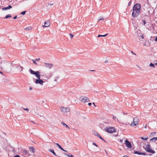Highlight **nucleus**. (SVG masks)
I'll use <instances>...</instances> for the list:
<instances>
[{"instance_id": "1", "label": "nucleus", "mask_w": 157, "mask_h": 157, "mask_svg": "<svg viewBox=\"0 0 157 157\" xmlns=\"http://www.w3.org/2000/svg\"><path fill=\"white\" fill-rule=\"evenodd\" d=\"M141 8V5L139 3H136L134 5L132 13V16L133 17H137L140 14Z\"/></svg>"}, {"instance_id": "2", "label": "nucleus", "mask_w": 157, "mask_h": 157, "mask_svg": "<svg viewBox=\"0 0 157 157\" xmlns=\"http://www.w3.org/2000/svg\"><path fill=\"white\" fill-rule=\"evenodd\" d=\"M144 144L145 146H144L143 147L146 151L151 153V154H154L155 153V151L152 149L149 142H147L146 143Z\"/></svg>"}, {"instance_id": "3", "label": "nucleus", "mask_w": 157, "mask_h": 157, "mask_svg": "<svg viewBox=\"0 0 157 157\" xmlns=\"http://www.w3.org/2000/svg\"><path fill=\"white\" fill-rule=\"evenodd\" d=\"M105 130L109 133H112L116 132V129L113 127L109 126L105 128Z\"/></svg>"}, {"instance_id": "4", "label": "nucleus", "mask_w": 157, "mask_h": 157, "mask_svg": "<svg viewBox=\"0 0 157 157\" xmlns=\"http://www.w3.org/2000/svg\"><path fill=\"white\" fill-rule=\"evenodd\" d=\"M138 119L137 117H134L133 119V122L130 125L132 126H135L138 124Z\"/></svg>"}, {"instance_id": "5", "label": "nucleus", "mask_w": 157, "mask_h": 157, "mask_svg": "<svg viewBox=\"0 0 157 157\" xmlns=\"http://www.w3.org/2000/svg\"><path fill=\"white\" fill-rule=\"evenodd\" d=\"M80 100H81V101L83 102H87L90 101L89 99L86 97L82 96L80 97Z\"/></svg>"}, {"instance_id": "6", "label": "nucleus", "mask_w": 157, "mask_h": 157, "mask_svg": "<svg viewBox=\"0 0 157 157\" xmlns=\"http://www.w3.org/2000/svg\"><path fill=\"white\" fill-rule=\"evenodd\" d=\"M125 144L126 146L128 148H131L132 146L131 143L127 140H126L125 141Z\"/></svg>"}, {"instance_id": "7", "label": "nucleus", "mask_w": 157, "mask_h": 157, "mask_svg": "<svg viewBox=\"0 0 157 157\" xmlns=\"http://www.w3.org/2000/svg\"><path fill=\"white\" fill-rule=\"evenodd\" d=\"M45 64V67L47 68H48L49 69H51L53 66V64L52 63H44Z\"/></svg>"}, {"instance_id": "8", "label": "nucleus", "mask_w": 157, "mask_h": 157, "mask_svg": "<svg viewBox=\"0 0 157 157\" xmlns=\"http://www.w3.org/2000/svg\"><path fill=\"white\" fill-rule=\"evenodd\" d=\"M35 83L36 84H39L41 85H42L44 83V81L41 79H36Z\"/></svg>"}, {"instance_id": "9", "label": "nucleus", "mask_w": 157, "mask_h": 157, "mask_svg": "<svg viewBox=\"0 0 157 157\" xmlns=\"http://www.w3.org/2000/svg\"><path fill=\"white\" fill-rule=\"evenodd\" d=\"M50 23L48 21H47L44 23V25L43 26V27H48L50 25Z\"/></svg>"}, {"instance_id": "10", "label": "nucleus", "mask_w": 157, "mask_h": 157, "mask_svg": "<svg viewBox=\"0 0 157 157\" xmlns=\"http://www.w3.org/2000/svg\"><path fill=\"white\" fill-rule=\"evenodd\" d=\"M29 71L30 73L32 75H35L37 73H38V72L37 71H34L32 69H31V68L29 70Z\"/></svg>"}, {"instance_id": "11", "label": "nucleus", "mask_w": 157, "mask_h": 157, "mask_svg": "<svg viewBox=\"0 0 157 157\" xmlns=\"http://www.w3.org/2000/svg\"><path fill=\"white\" fill-rule=\"evenodd\" d=\"M29 151L30 152L34 153L35 151V150L33 147H29Z\"/></svg>"}, {"instance_id": "12", "label": "nucleus", "mask_w": 157, "mask_h": 157, "mask_svg": "<svg viewBox=\"0 0 157 157\" xmlns=\"http://www.w3.org/2000/svg\"><path fill=\"white\" fill-rule=\"evenodd\" d=\"M12 8V6L10 5H9L8 6L6 7H4L2 8V10H7L8 9H10Z\"/></svg>"}, {"instance_id": "13", "label": "nucleus", "mask_w": 157, "mask_h": 157, "mask_svg": "<svg viewBox=\"0 0 157 157\" xmlns=\"http://www.w3.org/2000/svg\"><path fill=\"white\" fill-rule=\"evenodd\" d=\"M38 73H37L35 75V76L37 78V79H40V72L39 71H38Z\"/></svg>"}, {"instance_id": "14", "label": "nucleus", "mask_w": 157, "mask_h": 157, "mask_svg": "<svg viewBox=\"0 0 157 157\" xmlns=\"http://www.w3.org/2000/svg\"><path fill=\"white\" fill-rule=\"evenodd\" d=\"M55 144L57 145L58 147H59V148L62 150L65 151V152H67V151H66V150H64L61 147V146L58 143H56Z\"/></svg>"}, {"instance_id": "15", "label": "nucleus", "mask_w": 157, "mask_h": 157, "mask_svg": "<svg viewBox=\"0 0 157 157\" xmlns=\"http://www.w3.org/2000/svg\"><path fill=\"white\" fill-rule=\"evenodd\" d=\"M49 151L52 153L54 155L56 156H58L55 152L54 150L53 149H49Z\"/></svg>"}, {"instance_id": "16", "label": "nucleus", "mask_w": 157, "mask_h": 157, "mask_svg": "<svg viewBox=\"0 0 157 157\" xmlns=\"http://www.w3.org/2000/svg\"><path fill=\"white\" fill-rule=\"evenodd\" d=\"M157 140V137H153V138H151V139H150V141L151 142V141H153L154 142H155V141H156Z\"/></svg>"}, {"instance_id": "17", "label": "nucleus", "mask_w": 157, "mask_h": 157, "mask_svg": "<svg viewBox=\"0 0 157 157\" xmlns=\"http://www.w3.org/2000/svg\"><path fill=\"white\" fill-rule=\"evenodd\" d=\"M16 66V67L18 69H21L20 71H22V70L23 69V68L22 67L20 66V65H17Z\"/></svg>"}, {"instance_id": "18", "label": "nucleus", "mask_w": 157, "mask_h": 157, "mask_svg": "<svg viewBox=\"0 0 157 157\" xmlns=\"http://www.w3.org/2000/svg\"><path fill=\"white\" fill-rule=\"evenodd\" d=\"M134 154H137L139 155H141V152L139 151H134Z\"/></svg>"}, {"instance_id": "19", "label": "nucleus", "mask_w": 157, "mask_h": 157, "mask_svg": "<svg viewBox=\"0 0 157 157\" xmlns=\"http://www.w3.org/2000/svg\"><path fill=\"white\" fill-rule=\"evenodd\" d=\"M43 103H45V105H46V106L47 105V101L46 100H43L42 101V102L41 103V105H43V107L44 108H45V106H44V105H43Z\"/></svg>"}, {"instance_id": "20", "label": "nucleus", "mask_w": 157, "mask_h": 157, "mask_svg": "<svg viewBox=\"0 0 157 157\" xmlns=\"http://www.w3.org/2000/svg\"><path fill=\"white\" fill-rule=\"evenodd\" d=\"M29 152V151L26 149L24 150L23 151V153L25 155H28Z\"/></svg>"}, {"instance_id": "21", "label": "nucleus", "mask_w": 157, "mask_h": 157, "mask_svg": "<svg viewBox=\"0 0 157 157\" xmlns=\"http://www.w3.org/2000/svg\"><path fill=\"white\" fill-rule=\"evenodd\" d=\"M11 17V15L10 14H8V15H6L5 17H4L3 18V19H7L9 17Z\"/></svg>"}, {"instance_id": "22", "label": "nucleus", "mask_w": 157, "mask_h": 157, "mask_svg": "<svg viewBox=\"0 0 157 157\" xmlns=\"http://www.w3.org/2000/svg\"><path fill=\"white\" fill-rule=\"evenodd\" d=\"M108 35V33H106L105 35H98V37H105L107 35Z\"/></svg>"}, {"instance_id": "23", "label": "nucleus", "mask_w": 157, "mask_h": 157, "mask_svg": "<svg viewBox=\"0 0 157 157\" xmlns=\"http://www.w3.org/2000/svg\"><path fill=\"white\" fill-rule=\"evenodd\" d=\"M61 124L64 126L66 127L67 128H69V127L68 126V125H67V124H65L63 122H62L61 123Z\"/></svg>"}, {"instance_id": "24", "label": "nucleus", "mask_w": 157, "mask_h": 157, "mask_svg": "<svg viewBox=\"0 0 157 157\" xmlns=\"http://www.w3.org/2000/svg\"><path fill=\"white\" fill-rule=\"evenodd\" d=\"M156 132H152L150 133L149 137H151L153 136H154Z\"/></svg>"}, {"instance_id": "25", "label": "nucleus", "mask_w": 157, "mask_h": 157, "mask_svg": "<svg viewBox=\"0 0 157 157\" xmlns=\"http://www.w3.org/2000/svg\"><path fill=\"white\" fill-rule=\"evenodd\" d=\"M70 110V109L69 107L65 108V112H69Z\"/></svg>"}, {"instance_id": "26", "label": "nucleus", "mask_w": 157, "mask_h": 157, "mask_svg": "<svg viewBox=\"0 0 157 157\" xmlns=\"http://www.w3.org/2000/svg\"><path fill=\"white\" fill-rule=\"evenodd\" d=\"M148 137L147 136L145 137H141V139L143 140H147L148 139Z\"/></svg>"}, {"instance_id": "27", "label": "nucleus", "mask_w": 157, "mask_h": 157, "mask_svg": "<svg viewBox=\"0 0 157 157\" xmlns=\"http://www.w3.org/2000/svg\"><path fill=\"white\" fill-rule=\"evenodd\" d=\"M60 110L62 112H65V108L64 107H61L60 108Z\"/></svg>"}, {"instance_id": "28", "label": "nucleus", "mask_w": 157, "mask_h": 157, "mask_svg": "<svg viewBox=\"0 0 157 157\" xmlns=\"http://www.w3.org/2000/svg\"><path fill=\"white\" fill-rule=\"evenodd\" d=\"M32 29V28L31 27H26L25 28V29L26 30H30Z\"/></svg>"}, {"instance_id": "29", "label": "nucleus", "mask_w": 157, "mask_h": 157, "mask_svg": "<svg viewBox=\"0 0 157 157\" xmlns=\"http://www.w3.org/2000/svg\"><path fill=\"white\" fill-rule=\"evenodd\" d=\"M155 64H154L153 63H151L150 64L149 66H150L151 67H153L154 68L155 67Z\"/></svg>"}, {"instance_id": "30", "label": "nucleus", "mask_w": 157, "mask_h": 157, "mask_svg": "<svg viewBox=\"0 0 157 157\" xmlns=\"http://www.w3.org/2000/svg\"><path fill=\"white\" fill-rule=\"evenodd\" d=\"M32 61H33V63L35 65H36L37 66L38 65V64L37 63H36V61H35V59H32Z\"/></svg>"}, {"instance_id": "31", "label": "nucleus", "mask_w": 157, "mask_h": 157, "mask_svg": "<svg viewBox=\"0 0 157 157\" xmlns=\"http://www.w3.org/2000/svg\"><path fill=\"white\" fill-rule=\"evenodd\" d=\"M94 135H95V136H97V137H98L99 138H100L101 136H100V135L98 134V133L97 132H96V133L95 134H94Z\"/></svg>"}, {"instance_id": "32", "label": "nucleus", "mask_w": 157, "mask_h": 157, "mask_svg": "<svg viewBox=\"0 0 157 157\" xmlns=\"http://www.w3.org/2000/svg\"><path fill=\"white\" fill-rule=\"evenodd\" d=\"M26 12V11H23L21 13V14H22L23 15H24L25 14Z\"/></svg>"}, {"instance_id": "33", "label": "nucleus", "mask_w": 157, "mask_h": 157, "mask_svg": "<svg viewBox=\"0 0 157 157\" xmlns=\"http://www.w3.org/2000/svg\"><path fill=\"white\" fill-rule=\"evenodd\" d=\"M65 155H67L68 156V157H75L73 156V155H71V154H70V156H69V155H67L66 153H64Z\"/></svg>"}, {"instance_id": "34", "label": "nucleus", "mask_w": 157, "mask_h": 157, "mask_svg": "<svg viewBox=\"0 0 157 157\" xmlns=\"http://www.w3.org/2000/svg\"><path fill=\"white\" fill-rule=\"evenodd\" d=\"M99 138L101 139L105 143L106 142L105 141V140L103 138H102L101 136Z\"/></svg>"}, {"instance_id": "35", "label": "nucleus", "mask_w": 157, "mask_h": 157, "mask_svg": "<svg viewBox=\"0 0 157 157\" xmlns=\"http://www.w3.org/2000/svg\"><path fill=\"white\" fill-rule=\"evenodd\" d=\"M69 34H70V36H71V38H73V36H74V35H73V34H71V33H70Z\"/></svg>"}, {"instance_id": "36", "label": "nucleus", "mask_w": 157, "mask_h": 157, "mask_svg": "<svg viewBox=\"0 0 157 157\" xmlns=\"http://www.w3.org/2000/svg\"><path fill=\"white\" fill-rule=\"evenodd\" d=\"M113 120H114L115 121H116V119L117 120V118L116 117L114 116H113Z\"/></svg>"}, {"instance_id": "37", "label": "nucleus", "mask_w": 157, "mask_h": 157, "mask_svg": "<svg viewBox=\"0 0 157 157\" xmlns=\"http://www.w3.org/2000/svg\"><path fill=\"white\" fill-rule=\"evenodd\" d=\"M93 145H94V146H95L96 147H98V146L94 142H93Z\"/></svg>"}, {"instance_id": "38", "label": "nucleus", "mask_w": 157, "mask_h": 157, "mask_svg": "<svg viewBox=\"0 0 157 157\" xmlns=\"http://www.w3.org/2000/svg\"><path fill=\"white\" fill-rule=\"evenodd\" d=\"M143 22L144 25H145L146 23V20H143Z\"/></svg>"}, {"instance_id": "39", "label": "nucleus", "mask_w": 157, "mask_h": 157, "mask_svg": "<svg viewBox=\"0 0 157 157\" xmlns=\"http://www.w3.org/2000/svg\"><path fill=\"white\" fill-rule=\"evenodd\" d=\"M104 20V18L103 17H101V18H100V19L98 21H101V20Z\"/></svg>"}, {"instance_id": "40", "label": "nucleus", "mask_w": 157, "mask_h": 157, "mask_svg": "<svg viewBox=\"0 0 157 157\" xmlns=\"http://www.w3.org/2000/svg\"><path fill=\"white\" fill-rule=\"evenodd\" d=\"M141 155H147L145 152H141Z\"/></svg>"}, {"instance_id": "41", "label": "nucleus", "mask_w": 157, "mask_h": 157, "mask_svg": "<svg viewBox=\"0 0 157 157\" xmlns=\"http://www.w3.org/2000/svg\"><path fill=\"white\" fill-rule=\"evenodd\" d=\"M35 61H36L38 62L40 60V58H37V59H35Z\"/></svg>"}, {"instance_id": "42", "label": "nucleus", "mask_w": 157, "mask_h": 157, "mask_svg": "<svg viewBox=\"0 0 157 157\" xmlns=\"http://www.w3.org/2000/svg\"><path fill=\"white\" fill-rule=\"evenodd\" d=\"M131 2H132V0H131L129 2V3H128V6H130V5H131Z\"/></svg>"}, {"instance_id": "43", "label": "nucleus", "mask_w": 157, "mask_h": 157, "mask_svg": "<svg viewBox=\"0 0 157 157\" xmlns=\"http://www.w3.org/2000/svg\"><path fill=\"white\" fill-rule=\"evenodd\" d=\"M24 109L27 111H28L29 110V109L28 108H24Z\"/></svg>"}, {"instance_id": "44", "label": "nucleus", "mask_w": 157, "mask_h": 157, "mask_svg": "<svg viewBox=\"0 0 157 157\" xmlns=\"http://www.w3.org/2000/svg\"><path fill=\"white\" fill-rule=\"evenodd\" d=\"M13 157H21L19 155H15Z\"/></svg>"}, {"instance_id": "45", "label": "nucleus", "mask_w": 157, "mask_h": 157, "mask_svg": "<svg viewBox=\"0 0 157 157\" xmlns=\"http://www.w3.org/2000/svg\"><path fill=\"white\" fill-rule=\"evenodd\" d=\"M140 37L141 38H142V39H143L144 38V36L143 35H141L140 36Z\"/></svg>"}, {"instance_id": "46", "label": "nucleus", "mask_w": 157, "mask_h": 157, "mask_svg": "<svg viewBox=\"0 0 157 157\" xmlns=\"http://www.w3.org/2000/svg\"><path fill=\"white\" fill-rule=\"evenodd\" d=\"M155 64L157 66V60L155 61Z\"/></svg>"}, {"instance_id": "47", "label": "nucleus", "mask_w": 157, "mask_h": 157, "mask_svg": "<svg viewBox=\"0 0 157 157\" xmlns=\"http://www.w3.org/2000/svg\"><path fill=\"white\" fill-rule=\"evenodd\" d=\"M92 105V103H88V105L89 106H90Z\"/></svg>"}, {"instance_id": "48", "label": "nucleus", "mask_w": 157, "mask_h": 157, "mask_svg": "<svg viewBox=\"0 0 157 157\" xmlns=\"http://www.w3.org/2000/svg\"><path fill=\"white\" fill-rule=\"evenodd\" d=\"M17 16L16 15L15 16H14V17H13V18L14 19H16L17 18Z\"/></svg>"}, {"instance_id": "49", "label": "nucleus", "mask_w": 157, "mask_h": 157, "mask_svg": "<svg viewBox=\"0 0 157 157\" xmlns=\"http://www.w3.org/2000/svg\"><path fill=\"white\" fill-rule=\"evenodd\" d=\"M155 41L157 42V37H156L155 39Z\"/></svg>"}, {"instance_id": "50", "label": "nucleus", "mask_w": 157, "mask_h": 157, "mask_svg": "<svg viewBox=\"0 0 157 157\" xmlns=\"http://www.w3.org/2000/svg\"><path fill=\"white\" fill-rule=\"evenodd\" d=\"M131 52H132V53L133 54L135 55H136V54H135V53H134L133 52V51H131Z\"/></svg>"}, {"instance_id": "51", "label": "nucleus", "mask_w": 157, "mask_h": 157, "mask_svg": "<svg viewBox=\"0 0 157 157\" xmlns=\"http://www.w3.org/2000/svg\"><path fill=\"white\" fill-rule=\"evenodd\" d=\"M90 71H95L94 70H90Z\"/></svg>"}, {"instance_id": "52", "label": "nucleus", "mask_w": 157, "mask_h": 157, "mask_svg": "<svg viewBox=\"0 0 157 157\" xmlns=\"http://www.w3.org/2000/svg\"><path fill=\"white\" fill-rule=\"evenodd\" d=\"M32 89V87H30L29 88V90H31Z\"/></svg>"}, {"instance_id": "53", "label": "nucleus", "mask_w": 157, "mask_h": 157, "mask_svg": "<svg viewBox=\"0 0 157 157\" xmlns=\"http://www.w3.org/2000/svg\"><path fill=\"white\" fill-rule=\"evenodd\" d=\"M53 5V4H51V3H50V4H48V5H50V6H52Z\"/></svg>"}, {"instance_id": "54", "label": "nucleus", "mask_w": 157, "mask_h": 157, "mask_svg": "<svg viewBox=\"0 0 157 157\" xmlns=\"http://www.w3.org/2000/svg\"><path fill=\"white\" fill-rule=\"evenodd\" d=\"M77 114L78 115H79L80 114L79 113H77Z\"/></svg>"}, {"instance_id": "55", "label": "nucleus", "mask_w": 157, "mask_h": 157, "mask_svg": "<svg viewBox=\"0 0 157 157\" xmlns=\"http://www.w3.org/2000/svg\"><path fill=\"white\" fill-rule=\"evenodd\" d=\"M2 63V60L1 59H0V64Z\"/></svg>"}, {"instance_id": "56", "label": "nucleus", "mask_w": 157, "mask_h": 157, "mask_svg": "<svg viewBox=\"0 0 157 157\" xmlns=\"http://www.w3.org/2000/svg\"><path fill=\"white\" fill-rule=\"evenodd\" d=\"M93 104L94 105V106H95V107H96V106L95 105V103H94V102H93Z\"/></svg>"}, {"instance_id": "57", "label": "nucleus", "mask_w": 157, "mask_h": 157, "mask_svg": "<svg viewBox=\"0 0 157 157\" xmlns=\"http://www.w3.org/2000/svg\"><path fill=\"white\" fill-rule=\"evenodd\" d=\"M0 73H1V74L2 75L3 74V73L1 71H0Z\"/></svg>"}, {"instance_id": "58", "label": "nucleus", "mask_w": 157, "mask_h": 157, "mask_svg": "<svg viewBox=\"0 0 157 157\" xmlns=\"http://www.w3.org/2000/svg\"><path fill=\"white\" fill-rule=\"evenodd\" d=\"M108 62V61L107 60H105V63H107Z\"/></svg>"}, {"instance_id": "59", "label": "nucleus", "mask_w": 157, "mask_h": 157, "mask_svg": "<svg viewBox=\"0 0 157 157\" xmlns=\"http://www.w3.org/2000/svg\"><path fill=\"white\" fill-rule=\"evenodd\" d=\"M0 67H1V69H2V67H3L2 66V65H1V66H0Z\"/></svg>"}, {"instance_id": "60", "label": "nucleus", "mask_w": 157, "mask_h": 157, "mask_svg": "<svg viewBox=\"0 0 157 157\" xmlns=\"http://www.w3.org/2000/svg\"><path fill=\"white\" fill-rule=\"evenodd\" d=\"M54 81H56V82H57V79H55L54 80Z\"/></svg>"}, {"instance_id": "61", "label": "nucleus", "mask_w": 157, "mask_h": 157, "mask_svg": "<svg viewBox=\"0 0 157 157\" xmlns=\"http://www.w3.org/2000/svg\"><path fill=\"white\" fill-rule=\"evenodd\" d=\"M58 78H59V77H56V79H58Z\"/></svg>"}, {"instance_id": "62", "label": "nucleus", "mask_w": 157, "mask_h": 157, "mask_svg": "<svg viewBox=\"0 0 157 157\" xmlns=\"http://www.w3.org/2000/svg\"><path fill=\"white\" fill-rule=\"evenodd\" d=\"M145 128H147V126L146 125H145Z\"/></svg>"}, {"instance_id": "63", "label": "nucleus", "mask_w": 157, "mask_h": 157, "mask_svg": "<svg viewBox=\"0 0 157 157\" xmlns=\"http://www.w3.org/2000/svg\"><path fill=\"white\" fill-rule=\"evenodd\" d=\"M120 141H121V142H122V140H120Z\"/></svg>"}, {"instance_id": "64", "label": "nucleus", "mask_w": 157, "mask_h": 157, "mask_svg": "<svg viewBox=\"0 0 157 157\" xmlns=\"http://www.w3.org/2000/svg\"><path fill=\"white\" fill-rule=\"evenodd\" d=\"M149 155H151V154H149Z\"/></svg>"}]
</instances>
